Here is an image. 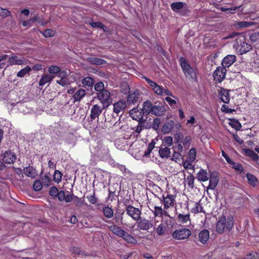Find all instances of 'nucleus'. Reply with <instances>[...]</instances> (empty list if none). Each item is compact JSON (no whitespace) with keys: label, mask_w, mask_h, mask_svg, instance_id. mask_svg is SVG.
Returning a JSON list of instances; mask_svg holds the SVG:
<instances>
[{"label":"nucleus","mask_w":259,"mask_h":259,"mask_svg":"<svg viewBox=\"0 0 259 259\" xmlns=\"http://www.w3.org/2000/svg\"><path fill=\"white\" fill-rule=\"evenodd\" d=\"M54 78V76L49 74L42 76L39 81V85H44L46 83L51 82Z\"/></svg>","instance_id":"nucleus-27"},{"label":"nucleus","mask_w":259,"mask_h":259,"mask_svg":"<svg viewBox=\"0 0 259 259\" xmlns=\"http://www.w3.org/2000/svg\"><path fill=\"white\" fill-rule=\"evenodd\" d=\"M209 238V232L207 230H203L198 235L199 241L202 244H205Z\"/></svg>","instance_id":"nucleus-19"},{"label":"nucleus","mask_w":259,"mask_h":259,"mask_svg":"<svg viewBox=\"0 0 259 259\" xmlns=\"http://www.w3.org/2000/svg\"><path fill=\"white\" fill-rule=\"evenodd\" d=\"M8 56L7 55H0V69L3 68L6 65L5 61Z\"/></svg>","instance_id":"nucleus-58"},{"label":"nucleus","mask_w":259,"mask_h":259,"mask_svg":"<svg viewBox=\"0 0 259 259\" xmlns=\"http://www.w3.org/2000/svg\"><path fill=\"white\" fill-rule=\"evenodd\" d=\"M126 107V103L124 101H119L114 104L113 111L116 114H118L121 111H123Z\"/></svg>","instance_id":"nucleus-20"},{"label":"nucleus","mask_w":259,"mask_h":259,"mask_svg":"<svg viewBox=\"0 0 259 259\" xmlns=\"http://www.w3.org/2000/svg\"><path fill=\"white\" fill-rule=\"evenodd\" d=\"M129 113L133 119L138 121V122H145L146 119L143 118L145 114L142 110L140 111L137 108H134L130 111Z\"/></svg>","instance_id":"nucleus-10"},{"label":"nucleus","mask_w":259,"mask_h":259,"mask_svg":"<svg viewBox=\"0 0 259 259\" xmlns=\"http://www.w3.org/2000/svg\"><path fill=\"white\" fill-rule=\"evenodd\" d=\"M226 218L222 215L216 225V231L219 234H222L226 228Z\"/></svg>","instance_id":"nucleus-14"},{"label":"nucleus","mask_w":259,"mask_h":259,"mask_svg":"<svg viewBox=\"0 0 259 259\" xmlns=\"http://www.w3.org/2000/svg\"><path fill=\"white\" fill-rule=\"evenodd\" d=\"M144 123L145 122L141 123V122H138V125L135 127V132L136 133H137L139 134L142 131L144 128Z\"/></svg>","instance_id":"nucleus-57"},{"label":"nucleus","mask_w":259,"mask_h":259,"mask_svg":"<svg viewBox=\"0 0 259 259\" xmlns=\"http://www.w3.org/2000/svg\"><path fill=\"white\" fill-rule=\"evenodd\" d=\"M221 100L224 103L228 104L230 102V91L221 88L219 92Z\"/></svg>","instance_id":"nucleus-16"},{"label":"nucleus","mask_w":259,"mask_h":259,"mask_svg":"<svg viewBox=\"0 0 259 259\" xmlns=\"http://www.w3.org/2000/svg\"><path fill=\"white\" fill-rule=\"evenodd\" d=\"M179 62L186 79L191 82H197L199 73L198 68L191 66L190 62L184 57H181Z\"/></svg>","instance_id":"nucleus-1"},{"label":"nucleus","mask_w":259,"mask_h":259,"mask_svg":"<svg viewBox=\"0 0 259 259\" xmlns=\"http://www.w3.org/2000/svg\"><path fill=\"white\" fill-rule=\"evenodd\" d=\"M157 103H155L153 106L152 113L156 116L162 115L165 112V108L163 105H160L159 103L157 105Z\"/></svg>","instance_id":"nucleus-18"},{"label":"nucleus","mask_w":259,"mask_h":259,"mask_svg":"<svg viewBox=\"0 0 259 259\" xmlns=\"http://www.w3.org/2000/svg\"><path fill=\"white\" fill-rule=\"evenodd\" d=\"M95 90L97 92H101L103 91L106 90L104 87V84L103 82H99L95 84L94 86Z\"/></svg>","instance_id":"nucleus-46"},{"label":"nucleus","mask_w":259,"mask_h":259,"mask_svg":"<svg viewBox=\"0 0 259 259\" xmlns=\"http://www.w3.org/2000/svg\"><path fill=\"white\" fill-rule=\"evenodd\" d=\"M196 149L195 148L190 149L188 153V159L191 161H194L196 159Z\"/></svg>","instance_id":"nucleus-44"},{"label":"nucleus","mask_w":259,"mask_h":259,"mask_svg":"<svg viewBox=\"0 0 259 259\" xmlns=\"http://www.w3.org/2000/svg\"><path fill=\"white\" fill-rule=\"evenodd\" d=\"M226 71L227 70L225 67H218L213 73L214 80L217 83L223 81L225 78Z\"/></svg>","instance_id":"nucleus-5"},{"label":"nucleus","mask_w":259,"mask_h":259,"mask_svg":"<svg viewBox=\"0 0 259 259\" xmlns=\"http://www.w3.org/2000/svg\"><path fill=\"white\" fill-rule=\"evenodd\" d=\"M179 221L183 224L186 223L188 221L190 222L189 211L188 212L183 211L182 213H179Z\"/></svg>","instance_id":"nucleus-33"},{"label":"nucleus","mask_w":259,"mask_h":259,"mask_svg":"<svg viewBox=\"0 0 259 259\" xmlns=\"http://www.w3.org/2000/svg\"><path fill=\"white\" fill-rule=\"evenodd\" d=\"M221 110L223 112L229 113H233L234 112H235V109H233L230 108L228 105H226L225 104H223L222 106Z\"/></svg>","instance_id":"nucleus-55"},{"label":"nucleus","mask_w":259,"mask_h":259,"mask_svg":"<svg viewBox=\"0 0 259 259\" xmlns=\"http://www.w3.org/2000/svg\"><path fill=\"white\" fill-rule=\"evenodd\" d=\"M236 60V57L235 55H228L225 57L223 59L222 67H224L225 68H228L235 62Z\"/></svg>","instance_id":"nucleus-13"},{"label":"nucleus","mask_w":259,"mask_h":259,"mask_svg":"<svg viewBox=\"0 0 259 259\" xmlns=\"http://www.w3.org/2000/svg\"><path fill=\"white\" fill-rule=\"evenodd\" d=\"M200 202V201H199V202H196L195 206L194 207H193L191 210V212L192 213H194L195 214L199 213V212L205 213V212L203 210V208Z\"/></svg>","instance_id":"nucleus-38"},{"label":"nucleus","mask_w":259,"mask_h":259,"mask_svg":"<svg viewBox=\"0 0 259 259\" xmlns=\"http://www.w3.org/2000/svg\"><path fill=\"white\" fill-rule=\"evenodd\" d=\"M107 107H104V105L100 106L98 104L93 105L91 110L90 118L92 120H94L98 118L101 114L102 112L105 108Z\"/></svg>","instance_id":"nucleus-11"},{"label":"nucleus","mask_w":259,"mask_h":259,"mask_svg":"<svg viewBox=\"0 0 259 259\" xmlns=\"http://www.w3.org/2000/svg\"><path fill=\"white\" fill-rule=\"evenodd\" d=\"M138 227L141 230H148L153 227V223L151 220H146L145 218L140 217L137 221Z\"/></svg>","instance_id":"nucleus-9"},{"label":"nucleus","mask_w":259,"mask_h":259,"mask_svg":"<svg viewBox=\"0 0 259 259\" xmlns=\"http://www.w3.org/2000/svg\"><path fill=\"white\" fill-rule=\"evenodd\" d=\"M81 83L83 86L92 87L95 83V80L90 77H86L82 79Z\"/></svg>","instance_id":"nucleus-37"},{"label":"nucleus","mask_w":259,"mask_h":259,"mask_svg":"<svg viewBox=\"0 0 259 259\" xmlns=\"http://www.w3.org/2000/svg\"><path fill=\"white\" fill-rule=\"evenodd\" d=\"M125 210L127 214L135 221H138L140 219L142 212L139 208L128 205L126 206Z\"/></svg>","instance_id":"nucleus-4"},{"label":"nucleus","mask_w":259,"mask_h":259,"mask_svg":"<svg viewBox=\"0 0 259 259\" xmlns=\"http://www.w3.org/2000/svg\"><path fill=\"white\" fill-rule=\"evenodd\" d=\"M244 150L246 155L250 157L253 161H255L258 160V156L252 150L245 149Z\"/></svg>","instance_id":"nucleus-32"},{"label":"nucleus","mask_w":259,"mask_h":259,"mask_svg":"<svg viewBox=\"0 0 259 259\" xmlns=\"http://www.w3.org/2000/svg\"><path fill=\"white\" fill-rule=\"evenodd\" d=\"M73 200L76 206H81L83 203V200H81V198H78L76 196H74Z\"/></svg>","instance_id":"nucleus-61"},{"label":"nucleus","mask_w":259,"mask_h":259,"mask_svg":"<svg viewBox=\"0 0 259 259\" xmlns=\"http://www.w3.org/2000/svg\"><path fill=\"white\" fill-rule=\"evenodd\" d=\"M234 226V220L232 216H230L226 219V228L228 231H230Z\"/></svg>","instance_id":"nucleus-40"},{"label":"nucleus","mask_w":259,"mask_h":259,"mask_svg":"<svg viewBox=\"0 0 259 259\" xmlns=\"http://www.w3.org/2000/svg\"><path fill=\"white\" fill-rule=\"evenodd\" d=\"M42 34L46 37H52L55 35V32L51 29H47L45 30Z\"/></svg>","instance_id":"nucleus-50"},{"label":"nucleus","mask_w":259,"mask_h":259,"mask_svg":"<svg viewBox=\"0 0 259 259\" xmlns=\"http://www.w3.org/2000/svg\"><path fill=\"white\" fill-rule=\"evenodd\" d=\"M142 78H144L147 82L148 83V84L150 85V87L151 88V89L153 90L154 92L157 95L159 96H162V90H163V87L159 85L155 81H152L147 77L145 76H142Z\"/></svg>","instance_id":"nucleus-7"},{"label":"nucleus","mask_w":259,"mask_h":259,"mask_svg":"<svg viewBox=\"0 0 259 259\" xmlns=\"http://www.w3.org/2000/svg\"><path fill=\"white\" fill-rule=\"evenodd\" d=\"M163 145L164 146H170L172 144V138L171 137H166L162 141Z\"/></svg>","instance_id":"nucleus-49"},{"label":"nucleus","mask_w":259,"mask_h":259,"mask_svg":"<svg viewBox=\"0 0 259 259\" xmlns=\"http://www.w3.org/2000/svg\"><path fill=\"white\" fill-rule=\"evenodd\" d=\"M198 180L200 182H206L208 180L207 171L205 169H200L197 174Z\"/></svg>","instance_id":"nucleus-23"},{"label":"nucleus","mask_w":259,"mask_h":259,"mask_svg":"<svg viewBox=\"0 0 259 259\" xmlns=\"http://www.w3.org/2000/svg\"><path fill=\"white\" fill-rule=\"evenodd\" d=\"M194 161H191V160H186L183 162V166L184 168L186 169H190L192 170V172L194 171V166L192 164V163Z\"/></svg>","instance_id":"nucleus-43"},{"label":"nucleus","mask_w":259,"mask_h":259,"mask_svg":"<svg viewBox=\"0 0 259 259\" xmlns=\"http://www.w3.org/2000/svg\"><path fill=\"white\" fill-rule=\"evenodd\" d=\"M179 200L181 201L179 202V204L180 205L181 208L184 209V210L183 211H186L187 212H188L189 198L185 194H182L181 196H180Z\"/></svg>","instance_id":"nucleus-17"},{"label":"nucleus","mask_w":259,"mask_h":259,"mask_svg":"<svg viewBox=\"0 0 259 259\" xmlns=\"http://www.w3.org/2000/svg\"><path fill=\"white\" fill-rule=\"evenodd\" d=\"M246 177L247 179L248 183L250 185L253 187L256 186L258 183V180L253 175L250 173H247L246 175Z\"/></svg>","instance_id":"nucleus-28"},{"label":"nucleus","mask_w":259,"mask_h":259,"mask_svg":"<svg viewBox=\"0 0 259 259\" xmlns=\"http://www.w3.org/2000/svg\"><path fill=\"white\" fill-rule=\"evenodd\" d=\"M230 122H229V124L235 130L237 131H239L241 128L242 126L241 123L239 122L238 120H236L234 118H230L229 119Z\"/></svg>","instance_id":"nucleus-31"},{"label":"nucleus","mask_w":259,"mask_h":259,"mask_svg":"<svg viewBox=\"0 0 259 259\" xmlns=\"http://www.w3.org/2000/svg\"><path fill=\"white\" fill-rule=\"evenodd\" d=\"M65 192L63 190H61L60 191H58V194L57 195V197L59 199V201H62L65 199Z\"/></svg>","instance_id":"nucleus-64"},{"label":"nucleus","mask_w":259,"mask_h":259,"mask_svg":"<svg viewBox=\"0 0 259 259\" xmlns=\"http://www.w3.org/2000/svg\"><path fill=\"white\" fill-rule=\"evenodd\" d=\"M232 165H233L232 168L236 171L239 172L240 174H241L244 171V169L242 164L240 163H236L234 162V164H233Z\"/></svg>","instance_id":"nucleus-48"},{"label":"nucleus","mask_w":259,"mask_h":259,"mask_svg":"<svg viewBox=\"0 0 259 259\" xmlns=\"http://www.w3.org/2000/svg\"><path fill=\"white\" fill-rule=\"evenodd\" d=\"M249 39L255 45H259V31L252 33L250 35Z\"/></svg>","instance_id":"nucleus-42"},{"label":"nucleus","mask_w":259,"mask_h":259,"mask_svg":"<svg viewBox=\"0 0 259 259\" xmlns=\"http://www.w3.org/2000/svg\"><path fill=\"white\" fill-rule=\"evenodd\" d=\"M87 61L89 62L91 64L96 65H102L106 63V61L105 60L98 58L90 57L87 59Z\"/></svg>","instance_id":"nucleus-24"},{"label":"nucleus","mask_w":259,"mask_h":259,"mask_svg":"<svg viewBox=\"0 0 259 259\" xmlns=\"http://www.w3.org/2000/svg\"><path fill=\"white\" fill-rule=\"evenodd\" d=\"M86 95V92L84 90L82 89H78L74 94L73 98L74 102L79 101L83 97Z\"/></svg>","instance_id":"nucleus-26"},{"label":"nucleus","mask_w":259,"mask_h":259,"mask_svg":"<svg viewBox=\"0 0 259 259\" xmlns=\"http://www.w3.org/2000/svg\"><path fill=\"white\" fill-rule=\"evenodd\" d=\"M121 237L123 239H124L125 241L130 243L136 244L137 242V240L135 238L132 236L128 233L126 232L125 231Z\"/></svg>","instance_id":"nucleus-29"},{"label":"nucleus","mask_w":259,"mask_h":259,"mask_svg":"<svg viewBox=\"0 0 259 259\" xmlns=\"http://www.w3.org/2000/svg\"><path fill=\"white\" fill-rule=\"evenodd\" d=\"M48 71L51 74H56L59 72L61 71V69L58 66H53L49 68Z\"/></svg>","instance_id":"nucleus-53"},{"label":"nucleus","mask_w":259,"mask_h":259,"mask_svg":"<svg viewBox=\"0 0 259 259\" xmlns=\"http://www.w3.org/2000/svg\"><path fill=\"white\" fill-rule=\"evenodd\" d=\"M53 177L54 181L58 183L61 182L62 180V174L60 171L56 170L54 172Z\"/></svg>","instance_id":"nucleus-47"},{"label":"nucleus","mask_w":259,"mask_h":259,"mask_svg":"<svg viewBox=\"0 0 259 259\" xmlns=\"http://www.w3.org/2000/svg\"><path fill=\"white\" fill-rule=\"evenodd\" d=\"M208 180H209V183L207 187V190L208 189L214 190L218 185L220 180L218 172L217 171L210 172L209 177H208Z\"/></svg>","instance_id":"nucleus-6"},{"label":"nucleus","mask_w":259,"mask_h":259,"mask_svg":"<svg viewBox=\"0 0 259 259\" xmlns=\"http://www.w3.org/2000/svg\"><path fill=\"white\" fill-rule=\"evenodd\" d=\"M252 48L250 44L240 40L239 43L237 42L236 51L240 55H242L250 51Z\"/></svg>","instance_id":"nucleus-8"},{"label":"nucleus","mask_w":259,"mask_h":259,"mask_svg":"<svg viewBox=\"0 0 259 259\" xmlns=\"http://www.w3.org/2000/svg\"><path fill=\"white\" fill-rule=\"evenodd\" d=\"M97 97L101 103L104 105V107H108L112 102V99L110 97V93L106 90L101 92L97 93Z\"/></svg>","instance_id":"nucleus-3"},{"label":"nucleus","mask_w":259,"mask_h":259,"mask_svg":"<svg viewBox=\"0 0 259 259\" xmlns=\"http://www.w3.org/2000/svg\"><path fill=\"white\" fill-rule=\"evenodd\" d=\"M191 235V231L186 228H179V240L188 239Z\"/></svg>","instance_id":"nucleus-21"},{"label":"nucleus","mask_w":259,"mask_h":259,"mask_svg":"<svg viewBox=\"0 0 259 259\" xmlns=\"http://www.w3.org/2000/svg\"><path fill=\"white\" fill-rule=\"evenodd\" d=\"M58 191V189L55 186H52L50 188L49 194L53 197H57Z\"/></svg>","instance_id":"nucleus-54"},{"label":"nucleus","mask_w":259,"mask_h":259,"mask_svg":"<svg viewBox=\"0 0 259 259\" xmlns=\"http://www.w3.org/2000/svg\"><path fill=\"white\" fill-rule=\"evenodd\" d=\"M33 189L35 191H38L42 189V185L39 181L36 180L34 181V183L33 185Z\"/></svg>","instance_id":"nucleus-52"},{"label":"nucleus","mask_w":259,"mask_h":259,"mask_svg":"<svg viewBox=\"0 0 259 259\" xmlns=\"http://www.w3.org/2000/svg\"><path fill=\"white\" fill-rule=\"evenodd\" d=\"M103 212L107 219H111L113 217L114 212L111 207L105 206L103 208Z\"/></svg>","instance_id":"nucleus-34"},{"label":"nucleus","mask_w":259,"mask_h":259,"mask_svg":"<svg viewBox=\"0 0 259 259\" xmlns=\"http://www.w3.org/2000/svg\"><path fill=\"white\" fill-rule=\"evenodd\" d=\"M161 123V120L159 118H156L154 119L152 123V128L157 131L159 129V125Z\"/></svg>","instance_id":"nucleus-51"},{"label":"nucleus","mask_w":259,"mask_h":259,"mask_svg":"<svg viewBox=\"0 0 259 259\" xmlns=\"http://www.w3.org/2000/svg\"><path fill=\"white\" fill-rule=\"evenodd\" d=\"M159 153L162 158H168L170 157V149L165 147V148H161L159 150Z\"/></svg>","instance_id":"nucleus-35"},{"label":"nucleus","mask_w":259,"mask_h":259,"mask_svg":"<svg viewBox=\"0 0 259 259\" xmlns=\"http://www.w3.org/2000/svg\"><path fill=\"white\" fill-rule=\"evenodd\" d=\"M251 25V23L246 21H240L237 24V26L240 28L247 27Z\"/></svg>","instance_id":"nucleus-60"},{"label":"nucleus","mask_w":259,"mask_h":259,"mask_svg":"<svg viewBox=\"0 0 259 259\" xmlns=\"http://www.w3.org/2000/svg\"><path fill=\"white\" fill-rule=\"evenodd\" d=\"M192 139L190 136H186L185 138L181 141L180 135L179 134V143L182 142L184 148L185 149H188L190 146Z\"/></svg>","instance_id":"nucleus-36"},{"label":"nucleus","mask_w":259,"mask_h":259,"mask_svg":"<svg viewBox=\"0 0 259 259\" xmlns=\"http://www.w3.org/2000/svg\"><path fill=\"white\" fill-rule=\"evenodd\" d=\"M175 197L174 195H168L166 197L163 198L164 208L167 210L165 213L167 216L170 218H175L177 217V206H174L175 201Z\"/></svg>","instance_id":"nucleus-2"},{"label":"nucleus","mask_w":259,"mask_h":259,"mask_svg":"<svg viewBox=\"0 0 259 259\" xmlns=\"http://www.w3.org/2000/svg\"><path fill=\"white\" fill-rule=\"evenodd\" d=\"M154 105L150 101H146L143 103V107L141 110L146 115H148L150 113H152Z\"/></svg>","instance_id":"nucleus-22"},{"label":"nucleus","mask_w":259,"mask_h":259,"mask_svg":"<svg viewBox=\"0 0 259 259\" xmlns=\"http://www.w3.org/2000/svg\"><path fill=\"white\" fill-rule=\"evenodd\" d=\"M109 229L114 234L120 237L122 236V234L124 232L123 230L116 225L110 226Z\"/></svg>","instance_id":"nucleus-25"},{"label":"nucleus","mask_w":259,"mask_h":259,"mask_svg":"<svg viewBox=\"0 0 259 259\" xmlns=\"http://www.w3.org/2000/svg\"><path fill=\"white\" fill-rule=\"evenodd\" d=\"M172 127L173 124L172 123H165L162 126L161 131L164 134L168 133L172 130Z\"/></svg>","instance_id":"nucleus-45"},{"label":"nucleus","mask_w":259,"mask_h":259,"mask_svg":"<svg viewBox=\"0 0 259 259\" xmlns=\"http://www.w3.org/2000/svg\"><path fill=\"white\" fill-rule=\"evenodd\" d=\"M16 159V156L14 153L10 151H6L3 154V160L5 163L11 164L14 163Z\"/></svg>","instance_id":"nucleus-15"},{"label":"nucleus","mask_w":259,"mask_h":259,"mask_svg":"<svg viewBox=\"0 0 259 259\" xmlns=\"http://www.w3.org/2000/svg\"><path fill=\"white\" fill-rule=\"evenodd\" d=\"M11 15V12L6 9H3L0 7V16L2 17H6Z\"/></svg>","instance_id":"nucleus-56"},{"label":"nucleus","mask_w":259,"mask_h":259,"mask_svg":"<svg viewBox=\"0 0 259 259\" xmlns=\"http://www.w3.org/2000/svg\"><path fill=\"white\" fill-rule=\"evenodd\" d=\"M24 174L29 177H34L35 175V169L31 166H27L23 169Z\"/></svg>","instance_id":"nucleus-30"},{"label":"nucleus","mask_w":259,"mask_h":259,"mask_svg":"<svg viewBox=\"0 0 259 259\" xmlns=\"http://www.w3.org/2000/svg\"><path fill=\"white\" fill-rule=\"evenodd\" d=\"M140 92L138 90L131 91L129 93L127 102L128 104H135L139 100L140 96Z\"/></svg>","instance_id":"nucleus-12"},{"label":"nucleus","mask_w":259,"mask_h":259,"mask_svg":"<svg viewBox=\"0 0 259 259\" xmlns=\"http://www.w3.org/2000/svg\"><path fill=\"white\" fill-rule=\"evenodd\" d=\"M165 100L169 104L171 107L176 106L177 102L175 100L172 99L169 97H167L165 98Z\"/></svg>","instance_id":"nucleus-59"},{"label":"nucleus","mask_w":259,"mask_h":259,"mask_svg":"<svg viewBox=\"0 0 259 259\" xmlns=\"http://www.w3.org/2000/svg\"><path fill=\"white\" fill-rule=\"evenodd\" d=\"M154 213L155 216H161L163 213V209L161 207L155 206Z\"/></svg>","instance_id":"nucleus-62"},{"label":"nucleus","mask_w":259,"mask_h":259,"mask_svg":"<svg viewBox=\"0 0 259 259\" xmlns=\"http://www.w3.org/2000/svg\"><path fill=\"white\" fill-rule=\"evenodd\" d=\"M87 198H88V200L89 201V202L92 204H95L97 202V199L95 197V192H94L93 195H90V196H87Z\"/></svg>","instance_id":"nucleus-63"},{"label":"nucleus","mask_w":259,"mask_h":259,"mask_svg":"<svg viewBox=\"0 0 259 259\" xmlns=\"http://www.w3.org/2000/svg\"><path fill=\"white\" fill-rule=\"evenodd\" d=\"M31 70V68L28 66L25 67L23 69H21L19 71L17 74V76L19 77H23L26 74L29 73V72Z\"/></svg>","instance_id":"nucleus-41"},{"label":"nucleus","mask_w":259,"mask_h":259,"mask_svg":"<svg viewBox=\"0 0 259 259\" xmlns=\"http://www.w3.org/2000/svg\"><path fill=\"white\" fill-rule=\"evenodd\" d=\"M189 173L190 175L187 177L185 182L187 183L189 188H193L194 187V177L192 174Z\"/></svg>","instance_id":"nucleus-39"}]
</instances>
